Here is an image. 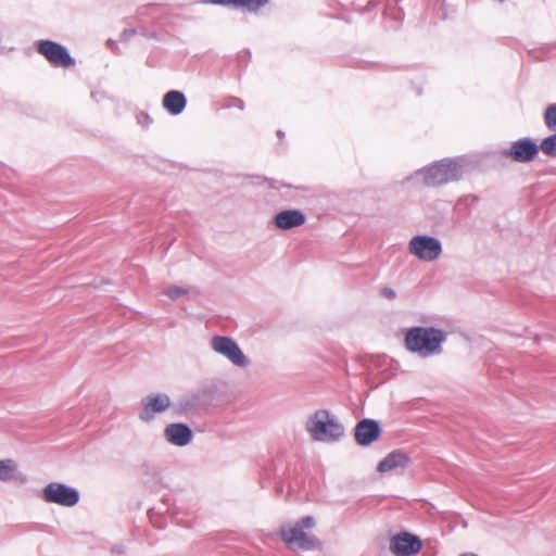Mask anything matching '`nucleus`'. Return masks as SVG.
Segmentation results:
<instances>
[{
  "label": "nucleus",
  "mask_w": 556,
  "mask_h": 556,
  "mask_svg": "<svg viewBox=\"0 0 556 556\" xmlns=\"http://www.w3.org/2000/svg\"><path fill=\"white\" fill-rule=\"evenodd\" d=\"M389 549L394 556H416L422 549V541L410 532H399L390 538Z\"/></svg>",
  "instance_id": "nucleus-6"
},
{
  "label": "nucleus",
  "mask_w": 556,
  "mask_h": 556,
  "mask_svg": "<svg viewBox=\"0 0 556 556\" xmlns=\"http://www.w3.org/2000/svg\"><path fill=\"white\" fill-rule=\"evenodd\" d=\"M418 175L425 186L437 187L458 179L459 168L453 161H441L424 168Z\"/></svg>",
  "instance_id": "nucleus-4"
},
{
  "label": "nucleus",
  "mask_w": 556,
  "mask_h": 556,
  "mask_svg": "<svg viewBox=\"0 0 556 556\" xmlns=\"http://www.w3.org/2000/svg\"><path fill=\"white\" fill-rule=\"evenodd\" d=\"M212 349L229 359L238 367H247L249 359L243 354L239 345L229 337L215 336L211 340Z\"/></svg>",
  "instance_id": "nucleus-7"
},
{
  "label": "nucleus",
  "mask_w": 556,
  "mask_h": 556,
  "mask_svg": "<svg viewBox=\"0 0 556 556\" xmlns=\"http://www.w3.org/2000/svg\"><path fill=\"white\" fill-rule=\"evenodd\" d=\"M188 292L187 289H184L181 287H176V286H170V287H167L165 290H164V293L169 296L170 299L175 300L184 294H186Z\"/></svg>",
  "instance_id": "nucleus-21"
},
{
  "label": "nucleus",
  "mask_w": 556,
  "mask_h": 556,
  "mask_svg": "<svg viewBox=\"0 0 556 556\" xmlns=\"http://www.w3.org/2000/svg\"><path fill=\"white\" fill-rule=\"evenodd\" d=\"M212 4L235 7V8H247L250 11H256L261 7L267 4L268 0H208Z\"/></svg>",
  "instance_id": "nucleus-17"
},
{
  "label": "nucleus",
  "mask_w": 556,
  "mask_h": 556,
  "mask_svg": "<svg viewBox=\"0 0 556 556\" xmlns=\"http://www.w3.org/2000/svg\"><path fill=\"white\" fill-rule=\"evenodd\" d=\"M309 437L317 442L332 443L344 435V427L326 409H318L305 424Z\"/></svg>",
  "instance_id": "nucleus-3"
},
{
  "label": "nucleus",
  "mask_w": 556,
  "mask_h": 556,
  "mask_svg": "<svg viewBox=\"0 0 556 556\" xmlns=\"http://www.w3.org/2000/svg\"><path fill=\"white\" fill-rule=\"evenodd\" d=\"M37 51L53 66L66 68L75 64L68 51L58 42L41 40L38 42Z\"/></svg>",
  "instance_id": "nucleus-8"
},
{
  "label": "nucleus",
  "mask_w": 556,
  "mask_h": 556,
  "mask_svg": "<svg viewBox=\"0 0 556 556\" xmlns=\"http://www.w3.org/2000/svg\"><path fill=\"white\" fill-rule=\"evenodd\" d=\"M170 405L166 394H151L142 399V412L140 418L144 421L151 420L155 414L166 410Z\"/></svg>",
  "instance_id": "nucleus-12"
},
{
  "label": "nucleus",
  "mask_w": 556,
  "mask_h": 556,
  "mask_svg": "<svg viewBox=\"0 0 556 556\" xmlns=\"http://www.w3.org/2000/svg\"><path fill=\"white\" fill-rule=\"evenodd\" d=\"M539 149H541L545 155L556 157V134L543 139Z\"/></svg>",
  "instance_id": "nucleus-19"
},
{
  "label": "nucleus",
  "mask_w": 556,
  "mask_h": 556,
  "mask_svg": "<svg viewBox=\"0 0 556 556\" xmlns=\"http://www.w3.org/2000/svg\"><path fill=\"white\" fill-rule=\"evenodd\" d=\"M164 433L168 442L178 446L187 445L192 438V431L184 424H172L165 428Z\"/></svg>",
  "instance_id": "nucleus-14"
},
{
  "label": "nucleus",
  "mask_w": 556,
  "mask_h": 556,
  "mask_svg": "<svg viewBox=\"0 0 556 556\" xmlns=\"http://www.w3.org/2000/svg\"><path fill=\"white\" fill-rule=\"evenodd\" d=\"M187 104L186 97L182 92L170 90L163 97V106L172 115L180 114Z\"/></svg>",
  "instance_id": "nucleus-16"
},
{
  "label": "nucleus",
  "mask_w": 556,
  "mask_h": 556,
  "mask_svg": "<svg viewBox=\"0 0 556 556\" xmlns=\"http://www.w3.org/2000/svg\"><path fill=\"white\" fill-rule=\"evenodd\" d=\"M275 223L280 229L300 227L305 223V215L298 210H286L275 216Z\"/></svg>",
  "instance_id": "nucleus-15"
},
{
  "label": "nucleus",
  "mask_w": 556,
  "mask_h": 556,
  "mask_svg": "<svg viewBox=\"0 0 556 556\" xmlns=\"http://www.w3.org/2000/svg\"><path fill=\"white\" fill-rule=\"evenodd\" d=\"M445 333L433 327H414L405 336V348L422 357L439 354Z\"/></svg>",
  "instance_id": "nucleus-2"
},
{
  "label": "nucleus",
  "mask_w": 556,
  "mask_h": 556,
  "mask_svg": "<svg viewBox=\"0 0 556 556\" xmlns=\"http://www.w3.org/2000/svg\"><path fill=\"white\" fill-rule=\"evenodd\" d=\"M459 556H478V555L475 553H463Z\"/></svg>",
  "instance_id": "nucleus-23"
},
{
  "label": "nucleus",
  "mask_w": 556,
  "mask_h": 556,
  "mask_svg": "<svg viewBox=\"0 0 556 556\" xmlns=\"http://www.w3.org/2000/svg\"><path fill=\"white\" fill-rule=\"evenodd\" d=\"M315 527L316 519L313 516H305L299 520L283 523L279 535L287 547L293 552L311 551L320 544L312 532Z\"/></svg>",
  "instance_id": "nucleus-1"
},
{
  "label": "nucleus",
  "mask_w": 556,
  "mask_h": 556,
  "mask_svg": "<svg viewBox=\"0 0 556 556\" xmlns=\"http://www.w3.org/2000/svg\"><path fill=\"white\" fill-rule=\"evenodd\" d=\"M441 250V243L432 237L417 236L409 242L410 253L427 262L438 258Z\"/></svg>",
  "instance_id": "nucleus-9"
},
{
  "label": "nucleus",
  "mask_w": 556,
  "mask_h": 556,
  "mask_svg": "<svg viewBox=\"0 0 556 556\" xmlns=\"http://www.w3.org/2000/svg\"><path fill=\"white\" fill-rule=\"evenodd\" d=\"M42 500L64 507H73L79 502V492L64 483L51 482L42 490Z\"/></svg>",
  "instance_id": "nucleus-5"
},
{
  "label": "nucleus",
  "mask_w": 556,
  "mask_h": 556,
  "mask_svg": "<svg viewBox=\"0 0 556 556\" xmlns=\"http://www.w3.org/2000/svg\"><path fill=\"white\" fill-rule=\"evenodd\" d=\"M412 464L408 453L402 450H394L387 454L378 464L377 471L381 475L405 469Z\"/></svg>",
  "instance_id": "nucleus-10"
},
{
  "label": "nucleus",
  "mask_w": 556,
  "mask_h": 556,
  "mask_svg": "<svg viewBox=\"0 0 556 556\" xmlns=\"http://www.w3.org/2000/svg\"><path fill=\"white\" fill-rule=\"evenodd\" d=\"M381 294L384 298L389 299V300H393L396 296V292L393 289L389 288V287L382 288L381 289Z\"/></svg>",
  "instance_id": "nucleus-22"
},
{
  "label": "nucleus",
  "mask_w": 556,
  "mask_h": 556,
  "mask_svg": "<svg viewBox=\"0 0 556 556\" xmlns=\"http://www.w3.org/2000/svg\"><path fill=\"white\" fill-rule=\"evenodd\" d=\"M17 472V465L12 459L0 460V480L10 481L15 479Z\"/></svg>",
  "instance_id": "nucleus-18"
},
{
  "label": "nucleus",
  "mask_w": 556,
  "mask_h": 556,
  "mask_svg": "<svg viewBox=\"0 0 556 556\" xmlns=\"http://www.w3.org/2000/svg\"><path fill=\"white\" fill-rule=\"evenodd\" d=\"M544 123L548 129L556 131V104H551L546 108Z\"/></svg>",
  "instance_id": "nucleus-20"
},
{
  "label": "nucleus",
  "mask_w": 556,
  "mask_h": 556,
  "mask_svg": "<svg viewBox=\"0 0 556 556\" xmlns=\"http://www.w3.org/2000/svg\"><path fill=\"white\" fill-rule=\"evenodd\" d=\"M380 434V428L377 421L365 419L355 428V440L361 445H368L376 441Z\"/></svg>",
  "instance_id": "nucleus-13"
},
{
  "label": "nucleus",
  "mask_w": 556,
  "mask_h": 556,
  "mask_svg": "<svg viewBox=\"0 0 556 556\" xmlns=\"http://www.w3.org/2000/svg\"><path fill=\"white\" fill-rule=\"evenodd\" d=\"M539 146L532 140L525 138L513 142L506 155L515 162L527 163L538 154Z\"/></svg>",
  "instance_id": "nucleus-11"
}]
</instances>
